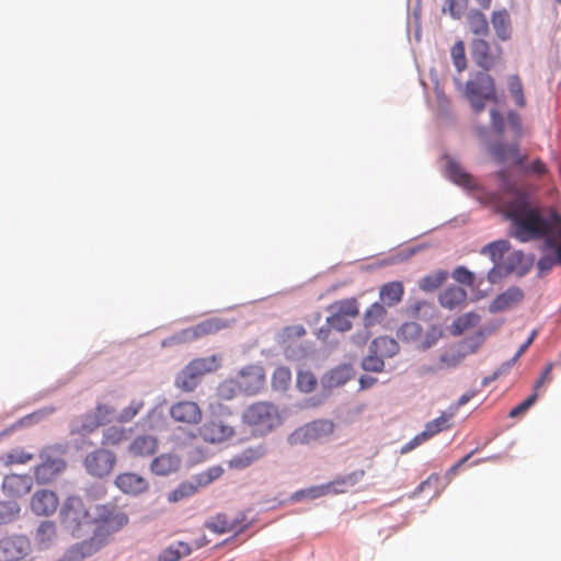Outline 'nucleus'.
Instances as JSON below:
<instances>
[{
	"mask_svg": "<svg viewBox=\"0 0 561 561\" xmlns=\"http://www.w3.org/2000/svg\"><path fill=\"white\" fill-rule=\"evenodd\" d=\"M34 458L32 453H27L21 447H16L11 449L10 451L0 456V463L4 467H10L13 465H24L31 461Z\"/></svg>",
	"mask_w": 561,
	"mask_h": 561,
	"instance_id": "nucleus-38",
	"label": "nucleus"
},
{
	"mask_svg": "<svg viewBox=\"0 0 561 561\" xmlns=\"http://www.w3.org/2000/svg\"><path fill=\"white\" fill-rule=\"evenodd\" d=\"M328 488L325 484L314 485L307 489L298 490L291 495V501L299 502L304 499H319L328 495Z\"/></svg>",
	"mask_w": 561,
	"mask_h": 561,
	"instance_id": "nucleus-44",
	"label": "nucleus"
},
{
	"mask_svg": "<svg viewBox=\"0 0 561 561\" xmlns=\"http://www.w3.org/2000/svg\"><path fill=\"white\" fill-rule=\"evenodd\" d=\"M144 408V402L141 400H133L130 404L123 410L121 414V421L128 422L134 419L140 410Z\"/></svg>",
	"mask_w": 561,
	"mask_h": 561,
	"instance_id": "nucleus-61",
	"label": "nucleus"
},
{
	"mask_svg": "<svg viewBox=\"0 0 561 561\" xmlns=\"http://www.w3.org/2000/svg\"><path fill=\"white\" fill-rule=\"evenodd\" d=\"M207 528L210 530L218 533V534H225L231 530V525L227 520V518L222 515L215 516L210 522L206 524Z\"/></svg>",
	"mask_w": 561,
	"mask_h": 561,
	"instance_id": "nucleus-57",
	"label": "nucleus"
},
{
	"mask_svg": "<svg viewBox=\"0 0 561 561\" xmlns=\"http://www.w3.org/2000/svg\"><path fill=\"white\" fill-rule=\"evenodd\" d=\"M404 288L401 282H390L381 286L379 296L388 307L399 304L403 297Z\"/></svg>",
	"mask_w": 561,
	"mask_h": 561,
	"instance_id": "nucleus-31",
	"label": "nucleus"
},
{
	"mask_svg": "<svg viewBox=\"0 0 561 561\" xmlns=\"http://www.w3.org/2000/svg\"><path fill=\"white\" fill-rule=\"evenodd\" d=\"M329 311L346 318H356L359 314L358 301L356 298H347L334 301L329 306Z\"/></svg>",
	"mask_w": 561,
	"mask_h": 561,
	"instance_id": "nucleus-36",
	"label": "nucleus"
},
{
	"mask_svg": "<svg viewBox=\"0 0 561 561\" xmlns=\"http://www.w3.org/2000/svg\"><path fill=\"white\" fill-rule=\"evenodd\" d=\"M316 376L310 371H299L297 376V387L305 393H310L317 388Z\"/></svg>",
	"mask_w": 561,
	"mask_h": 561,
	"instance_id": "nucleus-50",
	"label": "nucleus"
},
{
	"mask_svg": "<svg viewBox=\"0 0 561 561\" xmlns=\"http://www.w3.org/2000/svg\"><path fill=\"white\" fill-rule=\"evenodd\" d=\"M127 438L126 431L123 427L111 426L104 431L102 444L115 446Z\"/></svg>",
	"mask_w": 561,
	"mask_h": 561,
	"instance_id": "nucleus-46",
	"label": "nucleus"
},
{
	"mask_svg": "<svg viewBox=\"0 0 561 561\" xmlns=\"http://www.w3.org/2000/svg\"><path fill=\"white\" fill-rule=\"evenodd\" d=\"M224 473V469L219 466L208 468L194 477V481L199 488L210 484L214 480L218 479Z\"/></svg>",
	"mask_w": 561,
	"mask_h": 561,
	"instance_id": "nucleus-48",
	"label": "nucleus"
},
{
	"mask_svg": "<svg viewBox=\"0 0 561 561\" xmlns=\"http://www.w3.org/2000/svg\"><path fill=\"white\" fill-rule=\"evenodd\" d=\"M226 327L227 324L225 321L218 318H210L197 323L196 325L180 331L178 334L172 336L171 340L174 343H190L197 339L216 334Z\"/></svg>",
	"mask_w": 561,
	"mask_h": 561,
	"instance_id": "nucleus-11",
	"label": "nucleus"
},
{
	"mask_svg": "<svg viewBox=\"0 0 561 561\" xmlns=\"http://www.w3.org/2000/svg\"><path fill=\"white\" fill-rule=\"evenodd\" d=\"M447 276V272L437 271L435 273L422 277L420 279L419 286L424 291H433L443 285Z\"/></svg>",
	"mask_w": 561,
	"mask_h": 561,
	"instance_id": "nucleus-43",
	"label": "nucleus"
},
{
	"mask_svg": "<svg viewBox=\"0 0 561 561\" xmlns=\"http://www.w3.org/2000/svg\"><path fill=\"white\" fill-rule=\"evenodd\" d=\"M32 488V478L28 474L11 473L4 477L2 490L5 495L21 497L27 494Z\"/></svg>",
	"mask_w": 561,
	"mask_h": 561,
	"instance_id": "nucleus-22",
	"label": "nucleus"
},
{
	"mask_svg": "<svg viewBox=\"0 0 561 561\" xmlns=\"http://www.w3.org/2000/svg\"><path fill=\"white\" fill-rule=\"evenodd\" d=\"M42 462L35 468V477L41 483H48L65 468L66 462L58 454L57 449L47 447L39 454Z\"/></svg>",
	"mask_w": 561,
	"mask_h": 561,
	"instance_id": "nucleus-10",
	"label": "nucleus"
},
{
	"mask_svg": "<svg viewBox=\"0 0 561 561\" xmlns=\"http://www.w3.org/2000/svg\"><path fill=\"white\" fill-rule=\"evenodd\" d=\"M61 525L73 536L81 537L93 524V517L79 496H69L60 508Z\"/></svg>",
	"mask_w": 561,
	"mask_h": 561,
	"instance_id": "nucleus-5",
	"label": "nucleus"
},
{
	"mask_svg": "<svg viewBox=\"0 0 561 561\" xmlns=\"http://www.w3.org/2000/svg\"><path fill=\"white\" fill-rule=\"evenodd\" d=\"M198 383V378L190 374L185 367L176 377L175 385L184 391H193Z\"/></svg>",
	"mask_w": 561,
	"mask_h": 561,
	"instance_id": "nucleus-52",
	"label": "nucleus"
},
{
	"mask_svg": "<svg viewBox=\"0 0 561 561\" xmlns=\"http://www.w3.org/2000/svg\"><path fill=\"white\" fill-rule=\"evenodd\" d=\"M115 410L107 404H99L94 412L87 414L83 419L81 430L92 432L99 426L110 423L114 416Z\"/></svg>",
	"mask_w": 561,
	"mask_h": 561,
	"instance_id": "nucleus-24",
	"label": "nucleus"
},
{
	"mask_svg": "<svg viewBox=\"0 0 561 561\" xmlns=\"http://www.w3.org/2000/svg\"><path fill=\"white\" fill-rule=\"evenodd\" d=\"M454 412H443L438 417L427 422L425 424L424 431L422 432V436L433 437L434 435L448 430L450 427V421L454 417Z\"/></svg>",
	"mask_w": 561,
	"mask_h": 561,
	"instance_id": "nucleus-35",
	"label": "nucleus"
},
{
	"mask_svg": "<svg viewBox=\"0 0 561 561\" xmlns=\"http://www.w3.org/2000/svg\"><path fill=\"white\" fill-rule=\"evenodd\" d=\"M467 24L472 34L477 36H488L490 26L486 15L479 9H471L467 13Z\"/></svg>",
	"mask_w": 561,
	"mask_h": 561,
	"instance_id": "nucleus-28",
	"label": "nucleus"
},
{
	"mask_svg": "<svg viewBox=\"0 0 561 561\" xmlns=\"http://www.w3.org/2000/svg\"><path fill=\"white\" fill-rule=\"evenodd\" d=\"M218 366V359L213 355L205 358L194 359L186 366V368L190 374L195 375V377L199 379L203 375L217 369Z\"/></svg>",
	"mask_w": 561,
	"mask_h": 561,
	"instance_id": "nucleus-33",
	"label": "nucleus"
},
{
	"mask_svg": "<svg viewBox=\"0 0 561 561\" xmlns=\"http://www.w3.org/2000/svg\"><path fill=\"white\" fill-rule=\"evenodd\" d=\"M466 96L476 114H480L486 101L496 102V88L492 76L486 71H479L466 83Z\"/></svg>",
	"mask_w": 561,
	"mask_h": 561,
	"instance_id": "nucleus-6",
	"label": "nucleus"
},
{
	"mask_svg": "<svg viewBox=\"0 0 561 561\" xmlns=\"http://www.w3.org/2000/svg\"><path fill=\"white\" fill-rule=\"evenodd\" d=\"M365 476V470H356L342 477V483H345L347 489L356 485Z\"/></svg>",
	"mask_w": 561,
	"mask_h": 561,
	"instance_id": "nucleus-63",
	"label": "nucleus"
},
{
	"mask_svg": "<svg viewBox=\"0 0 561 561\" xmlns=\"http://www.w3.org/2000/svg\"><path fill=\"white\" fill-rule=\"evenodd\" d=\"M325 486H329L328 488V493L329 494L344 493L347 490L346 484L342 483V477L336 478L335 480L327 483Z\"/></svg>",
	"mask_w": 561,
	"mask_h": 561,
	"instance_id": "nucleus-64",
	"label": "nucleus"
},
{
	"mask_svg": "<svg viewBox=\"0 0 561 561\" xmlns=\"http://www.w3.org/2000/svg\"><path fill=\"white\" fill-rule=\"evenodd\" d=\"M524 299V293L518 287H510L497 295L489 306L492 313L502 312L516 307Z\"/></svg>",
	"mask_w": 561,
	"mask_h": 561,
	"instance_id": "nucleus-23",
	"label": "nucleus"
},
{
	"mask_svg": "<svg viewBox=\"0 0 561 561\" xmlns=\"http://www.w3.org/2000/svg\"><path fill=\"white\" fill-rule=\"evenodd\" d=\"M158 450V439L151 435L137 436L128 446V454L135 458L152 456Z\"/></svg>",
	"mask_w": 561,
	"mask_h": 561,
	"instance_id": "nucleus-25",
	"label": "nucleus"
},
{
	"mask_svg": "<svg viewBox=\"0 0 561 561\" xmlns=\"http://www.w3.org/2000/svg\"><path fill=\"white\" fill-rule=\"evenodd\" d=\"M328 330H335L339 332H346L352 329V322L348 318L331 312L327 318Z\"/></svg>",
	"mask_w": 561,
	"mask_h": 561,
	"instance_id": "nucleus-49",
	"label": "nucleus"
},
{
	"mask_svg": "<svg viewBox=\"0 0 561 561\" xmlns=\"http://www.w3.org/2000/svg\"><path fill=\"white\" fill-rule=\"evenodd\" d=\"M503 193L512 195L504 206V215L511 221V234L520 242L546 239L548 247H554L551 237L561 228V217L552 208H542L533 203L531 196L537 187L530 183L517 185L505 170L495 173Z\"/></svg>",
	"mask_w": 561,
	"mask_h": 561,
	"instance_id": "nucleus-1",
	"label": "nucleus"
},
{
	"mask_svg": "<svg viewBox=\"0 0 561 561\" xmlns=\"http://www.w3.org/2000/svg\"><path fill=\"white\" fill-rule=\"evenodd\" d=\"M56 538V525L54 522H42L35 534V540L41 548H47Z\"/></svg>",
	"mask_w": 561,
	"mask_h": 561,
	"instance_id": "nucleus-39",
	"label": "nucleus"
},
{
	"mask_svg": "<svg viewBox=\"0 0 561 561\" xmlns=\"http://www.w3.org/2000/svg\"><path fill=\"white\" fill-rule=\"evenodd\" d=\"M334 431V423L329 420H317L310 422L291 433L289 443L291 445L310 444L330 436Z\"/></svg>",
	"mask_w": 561,
	"mask_h": 561,
	"instance_id": "nucleus-9",
	"label": "nucleus"
},
{
	"mask_svg": "<svg viewBox=\"0 0 561 561\" xmlns=\"http://www.w3.org/2000/svg\"><path fill=\"white\" fill-rule=\"evenodd\" d=\"M128 524V516L115 505H98L93 517V536L78 547L82 557L96 552L106 541L107 537L121 530Z\"/></svg>",
	"mask_w": 561,
	"mask_h": 561,
	"instance_id": "nucleus-2",
	"label": "nucleus"
},
{
	"mask_svg": "<svg viewBox=\"0 0 561 561\" xmlns=\"http://www.w3.org/2000/svg\"><path fill=\"white\" fill-rule=\"evenodd\" d=\"M116 463L114 453L100 448L89 453L83 461L85 470L93 477L103 478L112 472Z\"/></svg>",
	"mask_w": 561,
	"mask_h": 561,
	"instance_id": "nucleus-12",
	"label": "nucleus"
},
{
	"mask_svg": "<svg viewBox=\"0 0 561 561\" xmlns=\"http://www.w3.org/2000/svg\"><path fill=\"white\" fill-rule=\"evenodd\" d=\"M386 314V309L379 302H374L364 314L365 327H371L381 321Z\"/></svg>",
	"mask_w": 561,
	"mask_h": 561,
	"instance_id": "nucleus-47",
	"label": "nucleus"
},
{
	"mask_svg": "<svg viewBox=\"0 0 561 561\" xmlns=\"http://www.w3.org/2000/svg\"><path fill=\"white\" fill-rule=\"evenodd\" d=\"M170 415L178 423L197 424L201 422L203 413L196 402L184 400L171 405Z\"/></svg>",
	"mask_w": 561,
	"mask_h": 561,
	"instance_id": "nucleus-18",
	"label": "nucleus"
},
{
	"mask_svg": "<svg viewBox=\"0 0 561 561\" xmlns=\"http://www.w3.org/2000/svg\"><path fill=\"white\" fill-rule=\"evenodd\" d=\"M291 382V373L288 367H277L272 376V387L277 391H286Z\"/></svg>",
	"mask_w": 561,
	"mask_h": 561,
	"instance_id": "nucleus-41",
	"label": "nucleus"
},
{
	"mask_svg": "<svg viewBox=\"0 0 561 561\" xmlns=\"http://www.w3.org/2000/svg\"><path fill=\"white\" fill-rule=\"evenodd\" d=\"M305 334H306L305 328L300 324H295V325H289V327L284 328L280 333V339L285 343V342L293 341L295 339L302 337Z\"/></svg>",
	"mask_w": 561,
	"mask_h": 561,
	"instance_id": "nucleus-58",
	"label": "nucleus"
},
{
	"mask_svg": "<svg viewBox=\"0 0 561 561\" xmlns=\"http://www.w3.org/2000/svg\"><path fill=\"white\" fill-rule=\"evenodd\" d=\"M264 371L260 366L245 367L236 379L238 389L249 394L256 393L264 386Z\"/></svg>",
	"mask_w": 561,
	"mask_h": 561,
	"instance_id": "nucleus-16",
	"label": "nucleus"
},
{
	"mask_svg": "<svg viewBox=\"0 0 561 561\" xmlns=\"http://www.w3.org/2000/svg\"><path fill=\"white\" fill-rule=\"evenodd\" d=\"M373 345L382 353V355L391 357L398 351V344L393 339L378 337L374 340Z\"/></svg>",
	"mask_w": 561,
	"mask_h": 561,
	"instance_id": "nucleus-54",
	"label": "nucleus"
},
{
	"mask_svg": "<svg viewBox=\"0 0 561 561\" xmlns=\"http://www.w3.org/2000/svg\"><path fill=\"white\" fill-rule=\"evenodd\" d=\"M506 124L515 139H520L526 135L522 115L515 110H508L506 113Z\"/></svg>",
	"mask_w": 561,
	"mask_h": 561,
	"instance_id": "nucleus-42",
	"label": "nucleus"
},
{
	"mask_svg": "<svg viewBox=\"0 0 561 561\" xmlns=\"http://www.w3.org/2000/svg\"><path fill=\"white\" fill-rule=\"evenodd\" d=\"M506 255V262L503 263L502 272L508 274L522 263L523 253L520 251H514L508 252Z\"/></svg>",
	"mask_w": 561,
	"mask_h": 561,
	"instance_id": "nucleus-60",
	"label": "nucleus"
},
{
	"mask_svg": "<svg viewBox=\"0 0 561 561\" xmlns=\"http://www.w3.org/2000/svg\"><path fill=\"white\" fill-rule=\"evenodd\" d=\"M265 455V448L262 445L250 447L241 454L232 457L228 461V467L231 469L241 470L249 467L251 463L257 461Z\"/></svg>",
	"mask_w": 561,
	"mask_h": 561,
	"instance_id": "nucleus-27",
	"label": "nucleus"
},
{
	"mask_svg": "<svg viewBox=\"0 0 561 561\" xmlns=\"http://www.w3.org/2000/svg\"><path fill=\"white\" fill-rule=\"evenodd\" d=\"M399 336L404 341L416 343V347L423 351L434 345L438 339L437 331L434 328L423 337L422 328L416 322L404 323L399 330Z\"/></svg>",
	"mask_w": 561,
	"mask_h": 561,
	"instance_id": "nucleus-14",
	"label": "nucleus"
},
{
	"mask_svg": "<svg viewBox=\"0 0 561 561\" xmlns=\"http://www.w3.org/2000/svg\"><path fill=\"white\" fill-rule=\"evenodd\" d=\"M485 335L482 330H479L473 335L458 342L456 345L443 352L439 356V365L437 368L432 366H422L420 373L422 375L433 374L437 369H450L459 366L462 360L471 354H474L484 343Z\"/></svg>",
	"mask_w": 561,
	"mask_h": 561,
	"instance_id": "nucleus-4",
	"label": "nucleus"
},
{
	"mask_svg": "<svg viewBox=\"0 0 561 561\" xmlns=\"http://www.w3.org/2000/svg\"><path fill=\"white\" fill-rule=\"evenodd\" d=\"M234 434L232 426L224 423L221 420H209L198 427V435L204 442L210 444L221 443Z\"/></svg>",
	"mask_w": 561,
	"mask_h": 561,
	"instance_id": "nucleus-17",
	"label": "nucleus"
},
{
	"mask_svg": "<svg viewBox=\"0 0 561 561\" xmlns=\"http://www.w3.org/2000/svg\"><path fill=\"white\" fill-rule=\"evenodd\" d=\"M453 277H454V279L456 282H458L460 284H463V285H467V286H472L473 283H474V275H473V273L470 272L465 266H458L454 271Z\"/></svg>",
	"mask_w": 561,
	"mask_h": 561,
	"instance_id": "nucleus-59",
	"label": "nucleus"
},
{
	"mask_svg": "<svg viewBox=\"0 0 561 561\" xmlns=\"http://www.w3.org/2000/svg\"><path fill=\"white\" fill-rule=\"evenodd\" d=\"M490 23L495 36L502 42H507L513 36L512 18L506 8L493 10L490 15Z\"/></svg>",
	"mask_w": 561,
	"mask_h": 561,
	"instance_id": "nucleus-21",
	"label": "nucleus"
},
{
	"mask_svg": "<svg viewBox=\"0 0 561 561\" xmlns=\"http://www.w3.org/2000/svg\"><path fill=\"white\" fill-rule=\"evenodd\" d=\"M242 420L260 434H266L280 424V414L278 409L270 402H255L249 405L243 414Z\"/></svg>",
	"mask_w": 561,
	"mask_h": 561,
	"instance_id": "nucleus-7",
	"label": "nucleus"
},
{
	"mask_svg": "<svg viewBox=\"0 0 561 561\" xmlns=\"http://www.w3.org/2000/svg\"><path fill=\"white\" fill-rule=\"evenodd\" d=\"M507 90L515 105L524 108L527 105L524 83L518 75H510L507 77Z\"/></svg>",
	"mask_w": 561,
	"mask_h": 561,
	"instance_id": "nucleus-32",
	"label": "nucleus"
},
{
	"mask_svg": "<svg viewBox=\"0 0 561 561\" xmlns=\"http://www.w3.org/2000/svg\"><path fill=\"white\" fill-rule=\"evenodd\" d=\"M490 127L494 134L502 136L506 129V117L502 113L493 107L490 110Z\"/></svg>",
	"mask_w": 561,
	"mask_h": 561,
	"instance_id": "nucleus-53",
	"label": "nucleus"
},
{
	"mask_svg": "<svg viewBox=\"0 0 561 561\" xmlns=\"http://www.w3.org/2000/svg\"><path fill=\"white\" fill-rule=\"evenodd\" d=\"M537 400V393H533L527 399H525L522 403L516 405L514 409L510 411L511 417H517L518 415L525 413Z\"/></svg>",
	"mask_w": 561,
	"mask_h": 561,
	"instance_id": "nucleus-62",
	"label": "nucleus"
},
{
	"mask_svg": "<svg viewBox=\"0 0 561 561\" xmlns=\"http://www.w3.org/2000/svg\"><path fill=\"white\" fill-rule=\"evenodd\" d=\"M439 304L449 310L463 304L467 299V291L458 286L445 288L439 295Z\"/></svg>",
	"mask_w": 561,
	"mask_h": 561,
	"instance_id": "nucleus-29",
	"label": "nucleus"
},
{
	"mask_svg": "<svg viewBox=\"0 0 561 561\" xmlns=\"http://www.w3.org/2000/svg\"><path fill=\"white\" fill-rule=\"evenodd\" d=\"M451 57L454 66L458 72H461L467 67V59L465 54V45L461 41L457 42L451 48Z\"/></svg>",
	"mask_w": 561,
	"mask_h": 561,
	"instance_id": "nucleus-55",
	"label": "nucleus"
},
{
	"mask_svg": "<svg viewBox=\"0 0 561 561\" xmlns=\"http://www.w3.org/2000/svg\"><path fill=\"white\" fill-rule=\"evenodd\" d=\"M470 53L474 64L489 71L501 61L503 48L485 38H474L470 43Z\"/></svg>",
	"mask_w": 561,
	"mask_h": 561,
	"instance_id": "nucleus-8",
	"label": "nucleus"
},
{
	"mask_svg": "<svg viewBox=\"0 0 561 561\" xmlns=\"http://www.w3.org/2000/svg\"><path fill=\"white\" fill-rule=\"evenodd\" d=\"M115 485L119 491L128 495H139L149 489L148 480L135 472H122L116 476Z\"/></svg>",
	"mask_w": 561,
	"mask_h": 561,
	"instance_id": "nucleus-19",
	"label": "nucleus"
},
{
	"mask_svg": "<svg viewBox=\"0 0 561 561\" xmlns=\"http://www.w3.org/2000/svg\"><path fill=\"white\" fill-rule=\"evenodd\" d=\"M191 547L184 541L170 545L159 554V561H179L191 553Z\"/></svg>",
	"mask_w": 561,
	"mask_h": 561,
	"instance_id": "nucleus-37",
	"label": "nucleus"
},
{
	"mask_svg": "<svg viewBox=\"0 0 561 561\" xmlns=\"http://www.w3.org/2000/svg\"><path fill=\"white\" fill-rule=\"evenodd\" d=\"M490 152L497 163L511 162L524 178L541 180L549 174L547 163L538 157L528 161V154L522 152L517 141L495 142Z\"/></svg>",
	"mask_w": 561,
	"mask_h": 561,
	"instance_id": "nucleus-3",
	"label": "nucleus"
},
{
	"mask_svg": "<svg viewBox=\"0 0 561 561\" xmlns=\"http://www.w3.org/2000/svg\"><path fill=\"white\" fill-rule=\"evenodd\" d=\"M199 486L194 481L182 482L176 489L168 494V501L175 503L194 495L198 491Z\"/></svg>",
	"mask_w": 561,
	"mask_h": 561,
	"instance_id": "nucleus-40",
	"label": "nucleus"
},
{
	"mask_svg": "<svg viewBox=\"0 0 561 561\" xmlns=\"http://www.w3.org/2000/svg\"><path fill=\"white\" fill-rule=\"evenodd\" d=\"M59 501L55 492L50 490H38L31 499V508L38 516H49L58 507Z\"/></svg>",
	"mask_w": 561,
	"mask_h": 561,
	"instance_id": "nucleus-20",
	"label": "nucleus"
},
{
	"mask_svg": "<svg viewBox=\"0 0 561 561\" xmlns=\"http://www.w3.org/2000/svg\"><path fill=\"white\" fill-rule=\"evenodd\" d=\"M469 0H445L444 12H448L451 18L459 20L468 8Z\"/></svg>",
	"mask_w": 561,
	"mask_h": 561,
	"instance_id": "nucleus-51",
	"label": "nucleus"
},
{
	"mask_svg": "<svg viewBox=\"0 0 561 561\" xmlns=\"http://www.w3.org/2000/svg\"><path fill=\"white\" fill-rule=\"evenodd\" d=\"M31 552L27 537L15 535L0 540V561H19Z\"/></svg>",
	"mask_w": 561,
	"mask_h": 561,
	"instance_id": "nucleus-13",
	"label": "nucleus"
},
{
	"mask_svg": "<svg viewBox=\"0 0 561 561\" xmlns=\"http://www.w3.org/2000/svg\"><path fill=\"white\" fill-rule=\"evenodd\" d=\"M362 367L364 370L380 373L385 367V363L382 356L373 354L366 356L362 362Z\"/></svg>",
	"mask_w": 561,
	"mask_h": 561,
	"instance_id": "nucleus-56",
	"label": "nucleus"
},
{
	"mask_svg": "<svg viewBox=\"0 0 561 561\" xmlns=\"http://www.w3.org/2000/svg\"><path fill=\"white\" fill-rule=\"evenodd\" d=\"M446 172L448 178L456 184L463 186V187H472L473 186V180L470 174L465 172V170L461 168L460 164H458L456 161L449 160L446 164Z\"/></svg>",
	"mask_w": 561,
	"mask_h": 561,
	"instance_id": "nucleus-34",
	"label": "nucleus"
},
{
	"mask_svg": "<svg viewBox=\"0 0 561 561\" xmlns=\"http://www.w3.org/2000/svg\"><path fill=\"white\" fill-rule=\"evenodd\" d=\"M511 244L507 240H496L483 247L480 251L481 254L488 255L494 263L490 270L488 278L491 283H495L502 273L503 259L510 252Z\"/></svg>",
	"mask_w": 561,
	"mask_h": 561,
	"instance_id": "nucleus-15",
	"label": "nucleus"
},
{
	"mask_svg": "<svg viewBox=\"0 0 561 561\" xmlns=\"http://www.w3.org/2000/svg\"><path fill=\"white\" fill-rule=\"evenodd\" d=\"M481 317L476 312H467L456 318L449 325L448 330L453 336H459L466 331L477 327Z\"/></svg>",
	"mask_w": 561,
	"mask_h": 561,
	"instance_id": "nucleus-30",
	"label": "nucleus"
},
{
	"mask_svg": "<svg viewBox=\"0 0 561 561\" xmlns=\"http://www.w3.org/2000/svg\"><path fill=\"white\" fill-rule=\"evenodd\" d=\"M181 466V459L174 454H161L152 459L150 470L157 476H168L175 471Z\"/></svg>",
	"mask_w": 561,
	"mask_h": 561,
	"instance_id": "nucleus-26",
	"label": "nucleus"
},
{
	"mask_svg": "<svg viewBox=\"0 0 561 561\" xmlns=\"http://www.w3.org/2000/svg\"><path fill=\"white\" fill-rule=\"evenodd\" d=\"M19 514L20 505L16 502H0V525L15 520Z\"/></svg>",
	"mask_w": 561,
	"mask_h": 561,
	"instance_id": "nucleus-45",
	"label": "nucleus"
}]
</instances>
